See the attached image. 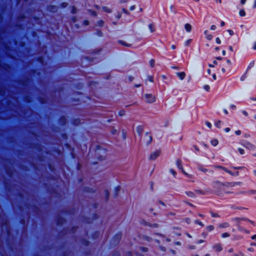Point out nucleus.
Wrapping results in <instances>:
<instances>
[{
	"mask_svg": "<svg viewBox=\"0 0 256 256\" xmlns=\"http://www.w3.org/2000/svg\"><path fill=\"white\" fill-rule=\"evenodd\" d=\"M144 98H146V102L147 103H153L156 100V96L152 94H145Z\"/></svg>",
	"mask_w": 256,
	"mask_h": 256,
	"instance_id": "1",
	"label": "nucleus"
},
{
	"mask_svg": "<svg viewBox=\"0 0 256 256\" xmlns=\"http://www.w3.org/2000/svg\"><path fill=\"white\" fill-rule=\"evenodd\" d=\"M160 154V150H157L152 153L150 156V159L151 160H155L157 157H158Z\"/></svg>",
	"mask_w": 256,
	"mask_h": 256,
	"instance_id": "2",
	"label": "nucleus"
},
{
	"mask_svg": "<svg viewBox=\"0 0 256 256\" xmlns=\"http://www.w3.org/2000/svg\"><path fill=\"white\" fill-rule=\"evenodd\" d=\"M213 248L215 250V251L219 252L222 251L223 248L221 244L217 243L213 246Z\"/></svg>",
	"mask_w": 256,
	"mask_h": 256,
	"instance_id": "3",
	"label": "nucleus"
},
{
	"mask_svg": "<svg viewBox=\"0 0 256 256\" xmlns=\"http://www.w3.org/2000/svg\"><path fill=\"white\" fill-rule=\"evenodd\" d=\"M152 136L148 134H146V140H145V142H146V144H150L152 142Z\"/></svg>",
	"mask_w": 256,
	"mask_h": 256,
	"instance_id": "4",
	"label": "nucleus"
},
{
	"mask_svg": "<svg viewBox=\"0 0 256 256\" xmlns=\"http://www.w3.org/2000/svg\"><path fill=\"white\" fill-rule=\"evenodd\" d=\"M177 75L180 80L184 79L186 76V74L184 72H178Z\"/></svg>",
	"mask_w": 256,
	"mask_h": 256,
	"instance_id": "5",
	"label": "nucleus"
},
{
	"mask_svg": "<svg viewBox=\"0 0 256 256\" xmlns=\"http://www.w3.org/2000/svg\"><path fill=\"white\" fill-rule=\"evenodd\" d=\"M216 168H221L222 170H224L225 172L230 174H232V172L230 171L229 170H228L227 168H224V167H222V166H216Z\"/></svg>",
	"mask_w": 256,
	"mask_h": 256,
	"instance_id": "6",
	"label": "nucleus"
},
{
	"mask_svg": "<svg viewBox=\"0 0 256 256\" xmlns=\"http://www.w3.org/2000/svg\"><path fill=\"white\" fill-rule=\"evenodd\" d=\"M184 27H185V28L186 30V31H188V32H190L192 30V26L189 24H186Z\"/></svg>",
	"mask_w": 256,
	"mask_h": 256,
	"instance_id": "7",
	"label": "nucleus"
},
{
	"mask_svg": "<svg viewBox=\"0 0 256 256\" xmlns=\"http://www.w3.org/2000/svg\"><path fill=\"white\" fill-rule=\"evenodd\" d=\"M177 166L180 169H181L184 172L182 165V162L180 160H177Z\"/></svg>",
	"mask_w": 256,
	"mask_h": 256,
	"instance_id": "8",
	"label": "nucleus"
},
{
	"mask_svg": "<svg viewBox=\"0 0 256 256\" xmlns=\"http://www.w3.org/2000/svg\"><path fill=\"white\" fill-rule=\"evenodd\" d=\"M186 194H187L188 196H190V197H194V194L192 192H190V191L186 192Z\"/></svg>",
	"mask_w": 256,
	"mask_h": 256,
	"instance_id": "9",
	"label": "nucleus"
},
{
	"mask_svg": "<svg viewBox=\"0 0 256 256\" xmlns=\"http://www.w3.org/2000/svg\"><path fill=\"white\" fill-rule=\"evenodd\" d=\"M149 28L151 32H153L155 31L154 26L153 24H149Z\"/></svg>",
	"mask_w": 256,
	"mask_h": 256,
	"instance_id": "10",
	"label": "nucleus"
},
{
	"mask_svg": "<svg viewBox=\"0 0 256 256\" xmlns=\"http://www.w3.org/2000/svg\"><path fill=\"white\" fill-rule=\"evenodd\" d=\"M120 43L122 44L123 46H126L130 47L131 46V44H126V42L124 41H120Z\"/></svg>",
	"mask_w": 256,
	"mask_h": 256,
	"instance_id": "11",
	"label": "nucleus"
},
{
	"mask_svg": "<svg viewBox=\"0 0 256 256\" xmlns=\"http://www.w3.org/2000/svg\"><path fill=\"white\" fill-rule=\"evenodd\" d=\"M111 132L112 134H118V130L114 128H112Z\"/></svg>",
	"mask_w": 256,
	"mask_h": 256,
	"instance_id": "12",
	"label": "nucleus"
},
{
	"mask_svg": "<svg viewBox=\"0 0 256 256\" xmlns=\"http://www.w3.org/2000/svg\"><path fill=\"white\" fill-rule=\"evenodd\" d=\"M211 144L213 146H216L218 144V140H214L211 141Z\"/></svg>",
	"mask_w": 256,
	"mask_h": 256,
	"instance_id": "13",
	"label": "nucleus"
},
{
	"mask_svg": "<svg viewBox=\"0 0 256 256\" xmlns=\"http://www.w3.org/2000/svg\"><path fill=\"white\" fill-rule=\"evenodd\" d=\"M228 226V224L227 222H225L220 225V226L221 228H227Z\"/></svg>",
	"mask_w": 256,
	"mask_h": 256,
	"instance_id": "14",
	"label": "nucleus"
},
{
	"mask_svg": "<svg viewBox=\"0 0 256 256\" xmlns=\"http://www.w3.org/2000/svg\"><path fill=\"white\" fill-rule=\"evenodd\" d=\"M150 66L152 68H154V60H151L150 62Z\"/></svg>",
	"mask_w": 256,
	"mask_h": 256,
	"instance_id": "15",
	"label": "nucleus"
},
{
	"mask_svg": "<svg viewBox=\"0 0 256 256\" xmlns=\"http://www.w3.org/2000/svg\"><path fill=\"white\" fill-rule=\"evenodd\" d=\"M206 229L208 231H212L214 229V226H207Z\"/></svg>",
	"mask_w": 256,
	"mask_h": 256,
	"instance_id": "16",
	"label": "nucleus"
},
{
	"mask_svg": "<svg viewBox=\"0 0 256 256\" xmlns=\"http://www.w3.org/2000/svg\"><path fill=\"white\" fill-rule=\"evenodd\" d=\"M77 12L76 8L75 6H72V14H76Z\"/></svg>",
	"mask_w": 256,
	"mask_h": 256,
	"instance_id": "17",
	"label": "nucleus"
},
{
	"mask_svg": "<svg viewBox=\"0 0 256 256\" xmlns=\"http://www.w3.org/2000/svg\"><path fill=\"white\" fill-rule=\"evenodd\" d=\"M125 111L124 110H121L119 112L118 114L120 116H123L125 114Z\"/></svg>",
	"mask_w": 256,
	"mask_h": 256,
	"instance_id": "18",
	"label": "nucleus"
},
{
	"mask_svg": "<svg viewBox=\"0 0 256 256\" xmlns=\"http://www.w3.org/2000/svg\"><path fill=\"white\" fill-rule=\"evenodd\" d=\"M240 14L243 16H244L245 14H246V13H245V12L244 10H241L240 11Z\"/></svg>",
	"mask_w": 256,
	"mask_h": 256,
	"instance_id": "19",
	"label": "nucleus"
},
{
	"mask_svg": "<svg viewBox=\"0 0 256 256\" xmlns=\"http://www.w3.org/2000/svg\"><path fill=\"white\" fill-rule=\"evenodd\" d=\"M89 12L92 15L94 16H96V13L94 11L89 10Z\"/></svg>",
	"mask_w": 256,
	"mask_h": 256,
	"instance_id": "20",
	"label": "nucleus"
},
{
	"mask_svg": "<svg viewBox=\"0 0 256 256\" xmlns=\"http://www.w3.org/2000/svg\"><path fill=\"white\" fill-rule=\"evenodd\" d=\"M104 21L102 20H100L98 22V25L100 26H102L104 24Z\"/></svg>",
	"mask_w": 256,
	"mask_h": 256,
	"instance_id": "21",
	"label": "nucleus"
},
{
	"mask_svg": "<svg viewBox=\"0 0 256 256\" xmlns=\"http://www.w3.org/2000/svg\"><path fill=\"white\" fill-rule=\"evenodd\" d=\"M103 10L106 12H110V10L108 8L106 7H104L103 8Z\"/></svg>",
	"mask_w": 256,
	"mask_h": 256,
	"instance_id": "22",
	"label": "nucleus"
},
{
	"mask_svg": "<svg viewBox=\"0 0 256 256\" xmlns=\"http://www.w3.org/2000/svg\"><path fill=\"white\" fill-rule=\"evenodd\" d=\"M222 236L223 238L228 237V236H230V234L228 232H225L222 234Z\"/></svg>",
	"mask_w": 256,
	"mask_h": 256,
	"instance_id": "23",
	"label": "nucleus"
},
{
	"mask_svg": "<svg viewBox=\"0 0 256 256\" xmlns=\"http://www.w3.org/2000/svg\"><path fill=\"white\" fill-rule=\"evenodd\" d=\"M196 223L198 224H199V225H200L202 226H204V224L201 222H200V221H199L198 220L196 221Z\"/></svg>",
	"mask_w": 256,
	"mask_h": 256,
	"instance_id": "24",
	"label": "nucleus"
},
{
	"mask_svg": "<svg viewBox=\"0 0 256 256\" xmlns=\"http://www.w3.org/2000/svg\"><path fill=\"white\" fill-rule=\"evenodd\" d=\"M238 151L241 154H243L244 152V150L242 148H238Z\"/></svg>",
	"mask_w": 256,
	"mask_h": 256,
	"instance_id": "25",
	"label": "nucleus"
},
{
	"mask_svg": "<svg viewBox=\"0 0 256 256\" xmlns=\"http://www.w3.org/2000/svg\"><path fill=\"white\" fill-rule=\"evenodd\" d=\"M83 24L84 25V26H88L89 24V22L87 20H85L83 22Z\"/></svg>",
	"mask_w": 256,
	"mask_h": 256,
	"instance_id": "26",
	"label": "nucleus"
},
{
	"mask_svg": "<svg viewBox=\"0 0 256 256\" xmlns=\"http://www.w3.org/2000/svg\"><path fill=\"white\" fill-rule=\"evenodd\" d=\"M204 88L206 90L208 91L210 90V86L208 85H206L204 86Z\"/></svg>",
	"mask_w": 256,
	"mask_h": 256,
	"instance_id": "27",
	"label": "nucleus"
},
{
	"mask_svg": "<svg viewBox=\"0 0 256 256\" xmlns=\"http://www.w3.org/2000/svg\"><path fill=\"white\" fill-rule=\"evenodd\" d=\"M206 124L207 125V126H208L210 128L212 127V124L210 122H206Z\"/></svg>",
	"mask_w": 256,
	"mask_h": 256,
	"instance_id": "28",
	"label": "nucleus"
},
{
	"mask_svg": "<svg viewBox=\"0 0 256 256\" xmlns=\"http://www.w3.org/2000/svg\"><path fill=\"white\" fill-rule=\"evenodd\" d=\"M80 120H74V124L76 125L78 124H80Z\"/></svg>",
	"mask_w": 256,
	"mask_h": 256,
	"instance_id": "29",
	"label": "nucleus"
},
{
	"mask_svg": "<svg viewBox=\"0 0 256 256\" xmlns=\"http://www.w3.org/2000/svg\"><path fill=\"white\" fill-rule=\"evenodd\" d=\"M191 40H188L186 42V46L189 45V44H190V42H191Z\"/></svg>",
	"mask_w": 256,
	"mask_h": 256,
	"instance_id": "30",
	"label": "nucleus"
},
{
	"mask_svg": "<svg viewBox=\"0 0 256 256\" xmlns=\"http://www.w3.org/2000/svg\"><path fill=\"white\" fill-rule=\"evenodd\" d=\"M122 134H123V136H124V138H126V132L124 130H122Z\"/></svg>",
	"mask_w": 256,
	"mask_h": 256,
	"instance_id": "31",
	"label": "nucleus"
},
{
	"mask_svg": "<svg viewBox=\"0 0 256 256\" xmlns=\"http://www.w3.org/2000/svg\"><path fill=\"white\" fill-rule=\"evenodd\" d=\"M128 1H129V0H120V2L121 3H126Z\"/></svg>",
	"mask_w": 256,
	"mask_h": 256,
	"instance_id": "32",
	"label": "nucleus"
},
{
	"mask_svg": "<svg viewBox=\"0 0 256 256\" xmlns=\"http://www.w3.org/2000/svg\"><path fill=\"white\" fill-rule=\"evenodd\" d=\"M148 80H150L151 82H153V78L151 76H149L148 77Z\"/></svg>",
	"mask_w": 256,
	"mask_h": 256,
	"instance_id": "33",
	"label": "nucleus"
},
{
	"mask_svg": "<svg viewBox=\"0 0 256 256\" xmlns=\"http://www.w3.org/2000/svg\"><path fill=\"white\" fill-rule=\"evenodd\" d=\"M98 34L99 36H102V32L100 30H98Z\"/></svg>",
	"mask_w": 256,
	"mask_h": 256,
	"instance_id": "34",
	"label": "nucleus"
},
{
	"mask_svg": "<svg viewBox=\"0 0 256 256\" xmlns=\"http://www.w3.org/2000/svg\"><path fill=\"white\" fill-rule=\"evenodd\" d=\"M216 42H217L218 44H220V38H217L216 39Z\"/></svg>",
	"mask_w": 256,
	"mask_h": 256,
	"instance_id": "35",
	"label": "nucleus"
},
{
	"mask_svg": "<svg viewBox=\"0 0 256 256\" xmlns=\"http://www.w3.org/2000/svg\"><path fill=\"white\" fill-rule=\"evenodd\" d=\"M241 132L240 130H237L236 132V134H237V135H240V134Z\"/></svg>",
	"mask_w": 256,
	"mask_h": 256,
	"instance_id": "36",
	"label": "nucleus"
},
{
	"mask_svg": "<svg viewBox=\"0 0 256 256\" xmlns=\"http://www.w3.org/2000/svg\"><path fill=\"white\" fill-rule=\"evenodd\" d=\"M228 32H229L230 35H232L234 34V32L232 30H228Z\"/></svg>",
	"mask_w": 256,
	"mask_h": 256,
	"instance_id": "37",
	"label": "nucleus"
},
{
	"mask_svg": "<svg viewBox=\"0 0 256 256\" xmlns=\"http://www.w3.org/2000/svg\"><path fill=\"white\" fill-rule=\"evenodd\" d=\"M220 121H218V122H216V126H217L218 128H219V127H220V126H219V125L220 124Z\"/></svg>",
	"mask_w": 256,
	"mask_h": 256,
	"instance_id": "38",
	"label": "nucleus"
},
{
	"mask_svg": "<svg viewBox=\"0 0 256 256\" xmlns=\"http://www.w3.org/2000/svg\"><path fill=\"white\" fill-rule=\"evenodd\" d=\"M128 78H129L130 81L132 82V80H133L134 78L132 76H130Z\"/></svg>",
	"mask_w": 256,
	"mask_h": 256,
	"instance_id": "39",
	"label": "nucleus"
},
{
	"mask_svg": "<svg viewBox=\"0 0 256 256\" xmlns=\"http://www.w3.org/2000/svg\"><path fill=\"white\" fill-rule=\"evenodd\" d=\"M246 1V0H241L240 2L242 4H244L245 3Z\"/></svg>",
	"mask_w": 256,
	"mask_h": 256,
	"instance_id": "40",
	"label": "nucleus"
},
{
	"mask_svg": "<svg viewBox=\"0 0 256 256\" xmlns=\"http://www.w3.org/2000/svg\"><path fill=\"white\" fill-rule=\"evenodd\" d=\"M122 11H123L124 12L126 13V14H128V11H127V10H126V9H125V8H123V9H122Z\"/></svg>",
	"mask_w": 256,
	"mask_h": 256,
	"instance_id": "41",
	"label": "nucleus"
},
{
	"mask_svg": "<svg viewBox=\"0 0 256 256\" xmlns=\"http://www.w3.org/2000/svg\"><path fill=\"white\" fill-rule=\"evenodd\" d=\"M212 38V36H211V35H210V36H208V38L209 40H211V39Z\"/></svg>",
	"mask_w": 256,
	"mask_h": 256,
	"instance_id": "42",
	"label": "nucleus"
},
{
	"mask_svg": "<svg viewBox=\"0 0 256 256\" xmlns=\"http://www.w3.org/2000/svg\"><path fill=\"white\" fill-rule=\"evenodd\" d=\"M134 8H135V6H132L130 7V10H134Z\"/></svg>",
	"mask_w": 256,
	"mask_h": 256,
	"instance_id": "43",
	"label": "nucleus"
},
{
	"mask_svg": "<svg viewBox=\"0 0 256 256\" xmlns=\"http://www.w3.org/2000/svg\"><path fill=\"white\" fill-rule=\"evenodd\" d=\"M203 242H204V240H198V244H200V243H202Z\"/></svg>",
	"mask_w": 256,
	"mask_h": 256,
	"instance_id": "44",
	"label": "nucleus"
},
{
	"mask_svg": "<svg viewBox=\"0 0 256 256\" xmlns=\"http://www.w3.org/2000/svg\"><path fill=\"white\" fill-rule=\"evenodd\" d=\"M252 239H253V240H256V235L253 236L252 237Z\"/></svg>",
	"mask_w": 256,
	"mask_h": 256,
	"instance_id": "45",
	"label": "nucleus"
},
{
	"mask_svg": "<svg viewBox=\"0 0 256 256\" xmlns=\"http://www.w3.org/2000/svg\"><path fill=\"white\" fill-rule=\"evenodd\" d=\"M225 130H226V132H228L230 130V128H226L225 129Z\"/></svg>",
	"mask_w": 256,
	"mask_h": 256,
	"instance_id": "46",
	"label": "nucleus"
},
{
	"mask_svg": "<svg viewBox=\"0 0 256 256\" xmlns=\"http://www.w3.org/2000/svg\"><path fill=\"white\" fill-rule=\"evenodd\" d=\"M170 172H172V173L173 174H174V175H175V174H176V172H174V170H170Z\"/></svg>",
	"mask_w": 256,
	"mask_h": 256,
	"instance_id": "47",
	"label": "nucleus"
},
{
	"mask_svg": "<svg viewBox=\"0 0 256 256\" xmlns=\"http://www.w3.org/2000/svg\"><path fill=\"white\" fill-rule=\"evenodd\" d=\"M243 114H244L245 116H247V115H248V113H247L246 111H244V112H243Z\"/></svg>",
	"mask_w": 256,
	"mask_h": 256,
	"instance_id": "48",
	"label": "nucleus"
},
{
	"mask_svg": "<svg viewBox=\"0 0 256 256\" xmlns=\"http://www.w3.org/2000/svg\"><path fill=\"white\" fill-rule=\"evenodd\" d=\"M62 5H63V6H64V7H66V6H67V4H66V3H64V4H62Z\"/></svg>",
	"mask_w": 256,
	"mask_h": 256,
	"instance_id": "49",
	"label": "nucleus"
},
{
	"mask_svg": "<svg viewBox=\"0 0 256 256\" xmlns=\"http://www.w3.org/2000/svg\"><path fill=\"white\" fill-rule=\"evenodd\" d=\"M254 49L256 50V42H255L254 44Z\"/></svg>",
	"mask_w": 256,
	"mask_h": 256,
	"instance_id": "50",
	"label": "nucleus"
},
{
	"mask_svg": "<svg viewBox=\"0 0 256 256\" xmlns=\"http://www.w3.org/2000/svg\"><path fill=\"white\" fill-rule=\"evenodd\" d=\"M224 22H221V26H224Z\"/></svg>",
	"mask_w": 256,
	"mask_h": 256,
	"instance_id": "51",
	"label": "nucleus"
},
{
	"mask_svg": "<svg viewBox=\"0 0 256 256\" xmlns=\"http://www.w3.org/2000/svg\"><path fill=\"white\" fill-rule=\"evenodd\" d=\"M138 132H141L140 128H138Z\"/></svg>",
	"mask_w": 256,
	"mask_h": 256,
	"instance_id": "52",
	"label": "nucleus"
},
{
	"mask_svg": "<svg viewBox=\"0 0 256 256\" xmlns=\"http://www.w3.org/2000/svg\"><path fill=\"white\" fill-rule=\"evenodd\" d=\"M172 49H175V48H176V46H174V45H172Z\"/></svg>",
	"mask_w": 256,
	"mask_h": 256,
	"instance_id": "53",
	"label": "nucleus"
},
{
	"mask_svg": "<svg viewBox=\"0 0 256 256\" xmlns=\"http://www.w3.org/2000/svg\"><path fill=\"white\" fill-rule=\"evenodd\" d=\"M213 64H217V62H216V60L214 61V62H213Z\"/></svg>",
	"mask_w": 256,
	"mask_h": 256,
	"instance_id": "54",
	"label": "nucleus"
},
{
	"mask_svg": "<svg viewBox=\"0 0 256 256\" xmlns=\"http://www.w3.org/2000/svg\"><path fill=\"white\" fill-rule=\"evenodd\" d=\"M152 226L158 227V224H154L152 225Z\"/></svg>",
	"mask_w": 256,
	"mask_h": 256,
	"instance_id": "55",
	"label": "nucleus"
},
{
	"mask_svg": "<svg viewBox=\"0 0 256 256\" xmlns=\"http://www.w3.org/2000/svg\"><path fill=\"white\" fill-rule=\"evenodd\" d=\"M209 66H210V67H213V66H214V64H209Z\"/></svg>",
	"mask_w": 256,
	"mask_h": 256,
	"instance_id": "56",
	"label": "nucleus"
},
{
	"mask_svg": "<svg viewBox=\"0 0 256 256\" xmlns=\"http://www.w3.org/2000/svg\"><path fill=\"white\" fill-rule=\"evenodd\" d=\"M213 78H214V80H216V74H214V75H213Z\"/></svg>",
	"mask_w": 256,
	"mask_h": 256,
	"instance_id": "57",
	"label": "nucleus"
},
{
	"mask_svg": "<svg viewBox=\"0 0 256 256\" xmlns=\"http://www.w3.org/2000/svg\"><path fill=\"white\" fill-rule=\"evenodd\" d=\"M254 8H256V0H255L254 4Z\"/></svg>",
	"mask_w": 256,
	"mask_h": 256,
	"instance_id": "58",
	"label": "nucleus"
},
{
	"mask_svg": "<svg viewBox=\"0 0 256 256\" xmlns=\"http://www.w3.org/2000/svg\"><path fill=\"white\" fill-rule=\"evenodd\" d=\"M140 86V84H138V85L136 84V85H135V86L136 87H139V86Z\"/></svg>",
	"mask_w": 256,
	"mask_h": 256,
	"instance_id": "59",
	"label": "nucleus"
},
{
	"mask_svg": "<svg viewBox=\"0 0 256 256\" xmlns=\"http://www.w3.org/2000/svg\"><path fill=\"white\" fill-rule=\"evenodd\" d=\"M222 0H218V1L219 2V3L221 4L222 3Z\"/></svg>",
	"mask_w": 256,
	"mask_h": 256,
	"instance_id": "60",
	"label": "nucleus"
},
{
	"mask_svg": "<svg viewBox=\"0 0 256 256\" xmlns=\"http://www.w3.org/2000/svg\"><path fill=\"white\" fill-rule=\"evenodd\" d=\"M224 112H225V114H228V111H227L226 110H224Z\"/></svg>",
	"mask_w": 256,
	"mask_h": 256,
	"instance_id": "61",
	"label": "nucleus"
},
{
	"mask_svg": "<svg viewBox=\"0 0 256 256\" xmlns=\"http://www.w3.org/2000/svg\"><path fill=\"white\" fill-rule=\"evenodd\" d=\"M252 244L253 245V246H256V244H255V243H253Z\"/></svg>",
	"mask_w": 256,
	"mask_h": 256,
	"instance_id": "62",
	"label": "nucleus"
},
{
	"mask_svg": "<svg viewBox=\"0 0 256 256\" xmlns=\"http://www.w3.org/2000/svg\"><path fill=\"white\" fill-rule=\"evenodd\" d=\"M230 49L231 50H232V46H230Z\"/></svg>",
	"mask_w": 256,
	"mask_h": 256,
	"instance_id": "63",
	"label": "nucleus"
},
{
	"mask_svg": "<svg viewBox=\"0 0 256 256\" xmlns=\"http://www.w3.org/2000/svg\"><path fill=\"white\" fill-rule=\"evenodd\" d=\"M205 256H210V255L208 254H206L205 255Z\"/></svg>",
	"mask_w": 256,
	"mask_h": 256,
	"instance_id": "64",
	"label": "nucleus"
}]
</instances>
